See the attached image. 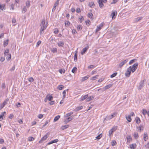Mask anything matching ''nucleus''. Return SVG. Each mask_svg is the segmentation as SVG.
Returning a JSON list of instances; mask_svg holds the SVG:
<instances>
[{
	"label": "nucleus",
	"instance_id": "1",
	"mask_svg": "<svg viewBox=\"0 0 149 149\" xmlns=\"http://www.w3.org/2000/svg\"><path fill=\"white\" fill-rule=\"evenodd\" d=\"M40 26L41 28L40 30V35H42L43 33V31L47 28V23H45L44 19L42 20Z\"/></svg>",
	"mask_w": 149,
	"mask_h": 149
},
{
	"label": "nucleus",
	"instance_id": "2",
	"mask_svg": "<svg viewBox=\"0 0 149 149\" xmlns=\"http://www.w3.org/2000/svg\"><path fill=\"white\" fill-rule=\"evenodd\" d=\"M138 65V63H134L132 66H130L129 67H130V68L131 72H134L136 69Z\"/></svg>",
	"mask_w": 149,
	"mask_h": 149
},
{
	"label": "nucleus",
	"instance_id": "3",
	"mask_svg": "<svg viewBox=\"0 0 149 149\" xmlns=\"http://www.w3.org/2000/svg\"><path fill=\"white\" fill-rule=\"evenodd\" d=\"M130 67H129L127 69V70L125 73V76L127 77H129L130 75L131 71L130 69Z\"/></svg>",
	"mask_w": 149,
	"mask_h": 149
},
{
	"label": "nucleus",
	"instance_id": "4",
	"mask_svg": "<svg viewBox=\"0 0 149 149\" xmlns=\"http://www.w3.org/2000/svg\"><path fill=\"white\" fill-rule=\"evenodd\" d=\"M103 2V0H98L97 1L99 4V7L101 8H103L104 6Z\"/></svg>",
	"mask_w": 149,
	"mask_h": 149
},
{
	"label": "nucleus",
	"instance_id": "5",
	"mask_svg": "<svg viewBox=\"0 0 149 149\" xmlns=\"http://www.w3.org/2000/svg\"><path fill=\"white\" fill-rule=\"evenodd\" d=\"M73 118V116H72L68 118H67L65 120L64 122L65 123H67L69 122Z\"/></svg>",
	"mask_w": 149,
	"mask_h": 149
},
{
	"label": "nucleus",
	"instance_id": "6",
	"mask_svg": "<svg viewBox=\"0 0 149 149\" xmlns=\"http://www.w3.org/2000/svg\"><path fill=\"white\" fill-rule=\"evenodd\" d=\"M128 60L127 59L125 60L124 61L121 62L119 64V67L121 68L125 63H126L127 61Z\"/></svg>",
	"mask_w": 149,
	"mask_h": 149
},
{
	"label": "nucleus",
	"instance_id": "7",
	"mask_svg": "<svg viewBox=\"0 0 149 149\" xmlns=\"http://www.w3.org/2000/svg\"><path fill=\"white\" fill-rule=\"evenodd\" d=\"M144 86V81H141L140 82L139 86L138 87V89L139 90H141L142 88Z\"/></svg>",
	"mask_w": 149,
	"mask_h": 149
},
{
	"label": "nucleus",
	"instance_id": "8",
	"mask_svg": "<svg viewBox=\"0 0 149 149\" xmlns=\"http://www.w3.org/2000/svg\"><path fill=\"white\" fill-rule=\"evenodd\" d=\"M47 138V135H45L39 141V143H41L43 141L45 140Z\"/></svg>",
	"mask_w": 149,
	"mask_h": 149
},
{
	"label": "nucleus",
	"instance_id": "9",
	"mask_svg": "<svg viewBox=\"0 0 149 149\" xmlns=\"http://www.w3.org/2000/svg\"><path fill=\"white\" fill-rule=\"evenodd\" d=\"M117 12L116 11L114 12L113 11L111 14V16L112 17V19L115 18Z\"/></svg>",
	"mask_w": 149,
	"mask_h": 149
},
{
	"label": "nucleus",
	"instance_id": "10",
	"mask_svg": "<svg viewBox=\"0 0 149 149\" xmlns=\"http://www.w3.org/2000/svg\"><path fill=\"white\" fill-rule=\"evenodd\" d=\"M88 47H85L83 49V50L81 52V54L82 55H83L85 53V52H86L87 49H88Z\"/></svg>",
	"mask_w": 149,
	"mask_h": 149
},
{
	"label": "nucleus",
	"instance_id": "11",
	"mask_svg": "<svg viewBox=\"0 0 149 149\" xmlns=\"http://www.w3.org/2000/svg\"><path fill=\"white\" fill-rule=\"evenodd\" d=\"M130 146L131 149H135L136 148V145L135 143H133L130 145Z\"/></svg>",
	"mask_w": 149,
	"mask_h": 149
},
{
	"label": "nucleus",
	"instance_id": "12",
	"mask_svg": "<svg viewBox=\"0 0 149 149\" xmlns=\"http://www.w3.org/2000/svg\"><path fill=\"white\" fill-rule=\"evenodd\" d=\"M77 51H76L75 52L74 54V61H77Z\"/></svg>",
	"mask_w": 149,
	"mask_h": 149
},
{
	"label": "nucleus",
	"instance_id": "13",
	"mask_svg": "<svg viewBox=\"0 0 149 149\" xmlns=\"http://www.w3.org/2000/svg\"><path fill=\"white\" fill-rule=\"evenodd\" d=\"M46 99H47L49 101H51L53 99V97L52 95H50L49 94L47 95Z\"/></svg>",
	"mask_w": 149,
	"mask_h": 149
},
{
	"label": "nucleus",
	"instance_id": "14",
	"mask_svg": "<svg viewBox=\"0 0 149 149\" xmlns=\"http://www.w3.org/2000/svg\"><path fill=\"white\" fill-rule=\"evenodd\" d=\"M6 113V112L5 111L1 113V114L0 115V121H1L3 120V118L5 114Z\"/></svg>",
	"mask_w": 149,
	"mask_h": 149
},
{
	"label": "nucleus",
	"instance_id": "15",
	"mask_svg": "<svg viewBox=\"0 0 149 149\" xmlns=\"http://www.w3.org/2000/svg\"><path fill=\"white\" fill-rule=\"evenodd\" d=\"M58 46L60 47H63L64 45V43L63 42L60 41L57 43Z\"/></svg>",
	"mask_w": 149,
	"mask_h": 149
},
{
	"label": "nucleus",
	"instance_id": "16",
	"mask_svg": "<svg viewBox=\"0 0 149 149\" xmlns=\"http://www.w3.org/2000/svg\"><path fill=\"white\" fill-rule=\"evenodd\" d=\"M127 142L128 143H130V141L132 140V138L130 135H128L127 137Z\"/></svg>",
	"mask_w": 149,
	"mask_h": 149
},
{
	"label": "nucleus",
	"instance_id": "17",
	"mask_svg": "<svg viewBox=\"0 0 149 149\" xmlns=\"http://www.w3.org/2000/svg\"><path fill=\"white\" fill-rule=\"evenodd\" d=\"M143 139L145 141H146V140L148 139V134L146 133H145L144 134Z\"/></svg>",
	"mask_w": 149,
	"mask_h": 149
},
{
	"label": "nucleus",
	"instance_id": "18",
	"mask_svg": "<svg viewBox=\"0 0 149 149\" xmlns=\"http://www.w3.org/2000/svg\"><path fill=\"white\" fill-rule=\"evenodd\" d=\"M58 141V139H54L48 143V145H50L54 143H56Z\"/></svg>",
	"mask_w": 149,
	"mask_h": 149
},
{
	"label": "nucleus",
	"instance_id": "19",
	"mask_svg": "<svg viewBox=\"0 0 149 149\" xmlns=\"http://www.w3.org/2000/svg\"><path fill=\"white\" fill-rule=\"evenodd\" d=\"M115 113H114L109 116H107V118L108 119H110L114 117L115 116Z\"/></svg>",
	"mask_w": 149,
	"mask_h": 149
},
{
	"label": "nucleus",
	"instance_id": "20",
	"mask_svg": "<svg viewBox=\"0 0 149 149\" xmlns=\"http://www.w3.org/2000/svg\"><path fill=\"white\" fill-rule=\"evenodd\" d=\"M88 96V95H84L83 96H82L81 98V101H83L86 98H87V97Z\"/></svg>",
	"mask_w": 149,
	"mask_h": 149
},
{
	"label": "nucleus",
	"instance_id": "21",
	"mask_svg": "<svg viewBox=\"0 0 149 149\" xmlns=\"http://www.w3.org/2000/svg\"><path fill=\"white\" fill-rule=\"evenodd\" d=\"M112 86V84H109L105 86L104 87V90L108 89L111 87Z\"/></svg>",
	"mask_w": 149,
	"mask_h": 149
},
{
	"label": "nucleus",
	"instance_id": "22",
	"mask_svg": "<svg viewBox=\"0 0 149 149\" xmlns=\"http://www.w3.org/2000/svg\"><path fill=\"white\" fill-rule=\"evenodd\" d=\"M60 116L59 115H58L57 116L55 117L54 118V122H55L56 121H57L60 118Z\"/></svg>",
	"mask_w": 149,
	"mask_h": 149
},
{
	"label": "nucleus",
	"instance_id": "23",
	"mask_svg": "<svg viewBox=\"0 0 149 149\" xmlns=\"http://www.w3.org/2000/svg\"><path fill=\"white\" fill-rule=\"evenodd\" d=\"M126 118L127 119V120L129 122H131L132 120V119L131 118V116H126Z\"/></svg>",
	"mask_w": 149,
	"mask_h": 149
},
{
	"label": "nucleus",
	"instance_id": "24",
	"mask_svg": "<svg viewBox=\"0 0 149 149\" xmlns=\"http://www.w3.org/2000/svg\"><path fill=\"white\" fill-rule=\"evenodd\" d=\"M89 77V76H87L85 77H83L81 79V81H84L85 80L87 79Z\"/></svg>",
	"mask_w": 149,
	"mask_h": 149
},
{
	"label": "nucleus",
	"instance_id": "25",
	"mask_svg": "<svg viewBox=\"0 0 149 149\" xmlns=\"http://www.w3.org/2000/svg\"><path fill=\"white\" fill-rule=\"evenodd\" d=\"M102 24H100L99 26L97 27L96 30V32H97L98 31H100L101 29V27H102Z\"/></svg>",
	"mask_w": 149,
	"mask_h": 149
},
{
	"label": "nucleus",
	"instance_id": "26",
	"mask_svg": "<svg viewBox=\"0 0 149 149\" xmlns=\"http://www.w3.org/2000/svg\"><path fill=\"white\" fill-rule=\"evenodd\" d=\"M88 16L91 19H93V15L92 14V13H88Z\"/></svg>",
	"mask_w": 149,
	"mask_h": 149
},
{
	"label": "nucleus",
	"instance_id": "27",
	"mask_svg": "<svg viewBox=\"0 0 149 149\" xmlns=\"http://www.w3.org/2000/svg\"><path fill=\"white\" fill-rule=\"evenodd\" d=\"M69 127V125H67L62 126L61 127V128L62 130H64V129L68 128Z\"/></svg>",
	"mask_w": 149,
	"mask_h": 149
},
{
	"label": "nucleus",
	"instance_id": "28",
	"mask_svg": "<svg viewBox=\"0 0 149 149\" xmlns=\"http://www.w3.org/2000/svg\"><path fill=\"white\" fill-rule=\"evenodd\" d=\"M0 9L1 10H3L5 9V6L4 4L1 5L0 4Z\"/></svg>",
	"mask_w": 149,
	"mask_h": 149
},
{
	"label": "nucleus",
	"instance_id": "29",
	"mask_svg": "<svg viewBox=\"0 0 149 149\" xmlns=\"http://www.w3.org/2000/svg\"><path fill=\"white\" fill-rule=\"evenodd\" d=\"M142 18H143V17H138L135 19V22H137L138 21H139L140 20L142 19Z\"/></svg>",
	"mask_w": 149,
	"mask_h": 149
},
{
	"label": "nucleus",
	"instance_id": "30",
	"mask_svg": "<svg viewBox=\"0 0 149 149\" xmlns=\"http://www.w3.org/2000/svg\"><path fill=\"white\" fill-rule=\"evenodd\" d=\"M52 52L55 53L57 52V49L56 48H53L51 50Z\"/></svg>",
	"mask_w": 149,
	"mask_h": 149
},
{
	"label": "nucleus",
	"instance_id": "31",
	"mask_svg": "<svg viewBox=\"0 0 149 149\" xmlns=\"http://www.w3.org/2000/svg\"><path fill=\"white\" fill-rule=\"evenodd\" d=\"M73 113V112L69 113H68L66 114L64 116V117L65 118H66V117H69V116H70Z\"/></svg>",
	"mask_w": 149,
	"mask_h": 149
},
{
	"label": "nucleus",
	"instance_id": "32",
	"mask_svg": "<svg viewBox=\"0 0 149 149\" xmlns=\"http://www.w3.org/2000/svg\"><path fill=\"white\" fill-rule=\"evenodd\" d=\"M94 3L93 2H91L89 3L88 4L89 6L91 8L93 7V6H94Z\"/></svg>",
	"mask_w": 149,
	"mask_h": 149
},
{
	"label": "nucleus",
	"instance_id": "33",
	"mask_svg": "<svg viewBox=\"0 0 149 149\" xmlns=\"http://www.w3.org/2000/svg\"><path fill=\"white\" fill-rule=\"evenodd\" d=\"M135 120L136 123L137 124L139 123L141 121L140 118L138 117H137L135 119Z\"/></svg>",
	"mask_w": 149,
	"mask_h": 149
},
{
	"label": "nucleus",
	"instance_id": "34",
	"mask_svg": "<svg viewBox=\"0 0 149 149\" xmlns=\"http://www.w3.org/2000/svg\"><path fill=\"white\" fill-rule=\"evenodd\" d=\"M16 19L14 18H13L12 19V23L13 24V26L16 25Z\"/></svg>",
	"mask_w": 149,
	"mask_h": 149
},
{
	"label": "nucleus",
	"instance_id": "35",
	"mask_svg": "<svg viewBox=\"0 0 149 149\" xmlns=\"http://www.w3.org/2000/svg\"><path fill=\"white\" fill-rule=\"evenodd\" d=\"M142 113L143 114L144 116H145V115H146V114L147 113V111L145 109H143V110H142Z\"/></svg>",
	"mask_w": 149,
	"mask_h": 149
},
{
	"label": "nucleus",
	"instance_id": "36",
	"mask_svg": "<svg viewBox=\"0 0 149 149\" xmlns=\"http://www.w3.org/2000/svg\"><path fill=\"white\" fill-rule=\"evenodd\" d=\"M64 86L63 85H59L57 87V88L59 90H62L63 88H64Z\"/></svg>",
	"mask_w": 149,
	"mask_h": 149
},
{
	"label": "nucleus",
	"instance_id": "37",
	"mask_svg": "<svg viewBox=\"0 0 149 149\" xmlns=\"http://www.w3.org/2000/svg\"><path fill=\"white\" fill-rule=\"evenodd\" d=\"M134 136L135 139H137L139 137L138 133L136 132H134Z\"/></svg>",
	"mask_w": 149,
	"mask_h": 149
},
{
	"label": "nucleus",
	"instance_id": "38",
	"mask_svg": "<svg viewBox=\"0 0 149 149\" xmlns=\"http://www.w3.org/2000/svg\"><path fill=\"white\" fill-rule=\"evenodd\" d=\"M59 72L61 74H62L63 73V74L64 73H65V70L64 69H60L59 70Z\"/></svg>",
	"mask_w": 149,
	"mask_h": 149
},
{
	"label": "nucleus",
	"instance_id": "39",
	"mask_svg": "<svg viewBox=\"0 0 149 149\" xmlns=\"http://www.w3.org/2000/svg\"><path fill=\"white\" fill-rule=\"evenodd\" d=\"M9 99L8 98H7L3 102V103L5 105H6L8 102L9 101Z\"/></svg>",
	"mask_w": 149,
	"mask_h": 149
},
{
	"label": "nucleus",
	"instance_id": "40",
	"mask_svg": "<svg viewBox=\"0 0 149 149\" xmlns=\"http://www.w3.org/2000/svg\"><path fill=\"white\" fill-rule=\"evenodd\" d=\"M27 10V9L26 6H24V7L22 9V13H25Z\"/></svg>",
	"mask_w": 149,
	"mask_h": 149
},
{
	"label": "nucleus",
	"instance_id": "41",
	"mask_svg": "<svg viewBox=\"0 0 149 149\" xmlns=\"http://www.w3.org/2000/svg\"><path fill=\"white\" fill-rule=\"evenodd\" d=\"M77 28L78 31L81 30L82 29L81 26L80 25H78L77 26Z\"/></svg>",
	"mask_w": 149,
	"mask_h": 149
},
{
	"label": "nucleus",
	"instance_id": "42",
	"mask_svg": "<svg viewBox=\"0 0 149 149\" xmlns=\"http://www.w3.org/2000/svg\"><path fill=\"white\" fill-rule=\"evenodd\" d=\"M8 39H7L6 41H4V44H3L4 46H6L8 45Z\"/></svg>",
	"mask_w": 149,
	"mask_h": 149
},
{
	"label": "nucleus",
	"instance_id": "43",
	"mask_svg": "<svg viewBox=\"0 0 149 149\" xmlns=\"http://www.w3.org/2000/svg\"><path fill=\"white\" fill-rule=\"evenodd\" d=\"M98 77H99L98 75H96L92 77L91 79L92 80H94L96 79H97Z\"/></svg>",
	"mask_w": 149,
	"mask_h": 149
},
{
	"label": "nucleus",
	"instance_id": "44",
	"mask_svg": "<svg viewBox=\"0 0 149 149\" xmlns=\"http://www.w3.org/2000/svg\"><path fill=\"white\" fill-rule=\"evenodd\" d=\"M79 19L81 23L82 22H83L84 20V17L83 16H81L80 17H79Z\"/></svg>",
	"mask_w": 149,
	"mask_h": 149
},
{
	"label": "nucleus",
	"instance_id": "45",
	"mask_svg": "<svg viewBox=\"0 0 149 149\" xmlns=\"http://www.w3.org/2000/svg\"><path fill=\"white\" fill-rule=\"evenodd\" d=\"M34 139V138L32 137H29L28 138V141H32Z\"/></svg>",
	"mask_w": 149,
	"mask_h": 149
},
{
	"label": "nucleus",
	"instance_id": "46",
	"mask_svg": "<svg viewBox=\"0 0 149 149\" xmlns=\"http://www.w3.org/2000/svg\"><path fill=\"white\" fill-rule=\"evenodd\" d=\"M83 108V107L82 106L77 107L76 108V110L77 111H79L80 110L82 109Z\"/></svg>",
	"mask_w": 149,
	"mask_h": 149
},
{
	"label": "nucleus",
	"instance_id": "47",
	"mask_svg": "<svg viewBox=\"0 0 149 149\" xmlns=\"http://www.w3.org/2000/svg\"><path fill=\"white\" fill-rule=\"evenodd\" d=\"M117 74V72H115L112 74V75H111L110 76V77L111 78H113V77H114Z\"/></svg>",
	"mask_w": 149,
	"mask_h": 149
},
{
	"label": "nucleus",
	"instance_id": "48",
	"mask_svg": "<svg viewBox=\"0 0 149 149\" xmlns=\"http://www.w3.org/2000/svg\"><path fill=\"white\" fill-rule=\"evenodd\" d=\"M30 3V1H27L26 2V6L27 7H29Z\"/></svg>",
	"mask_w": 149,
	"mask_h": 149
},
{
	"label": "nucleus",
	"instance_id": "49",
	"mask_svg": "<svg viewBox=\"0 0 149 149\" xmlns=\"http://www.w3.org/2000/svg\"><path fill=\"white\" fill-rule=\"evenodd\" d=\"M9 50L8 49H7L6 50H5V51L4 55V56H6V54H8L9 53Z\"/></svg>",
	"mask_w": 149,
	"mask_h": 149
},
{
	"label": "nucleus",
	"instance_id": "50",
	"mask_svg": "<svg viewBox=\"0 0 149 149\" xmlns=\"http://www.w3.org/2000/svg\"><path fill=\"white\" fill-rule=\"evenodd\" d=\"M116 144V142L115 141L113 140L112 141L111 143V145L112 146H114Z\"/></svg>",
	"mask_w": 149,
	"mask_h": 149
},
{
	"label": "nucleus",
	"instance_id": "51",
	"mask_svg": "<svg viewBox=\"0 0 149 149\" xmlns=\"http://www.w3.org/2000/svg\"><path fill=\"white\" fill-rule=\"evenodd\" d=\"M77 70V68L76 67H74L72 70V72L73 73H74Z\"/></svg>",
	"mask_w": 149,
	"mask_h": 149
},
{
	"label": "nucleus",
	"instance_id": "52",
	"mask_svg": "<svg viewBox=\"0 0 149 149\" xmlns=\"http://www.w3.org/2000/svg\"><path fill=\"white\" fill-rule=\"evenodd\" d=\"M116 129L117 128L116 127H113L110 130H111V131H112L113 132L116 130Z\"/></svg>",
	"mask_w": 149,
	"mask_h": 149
},
{
	"label": "nucleus",
	"instance_id": "53",
	"mask_svg": "<svg viewBox=\"0 0 149 149\" xmlns=\"http://www.w3.org/2000/svg\"><path fill=\"white\" fill-rule=\"evenodd\" d=\"M102 137V134H101L97 136L96 137V138L97 139H100Z\"/></svg>",
	"mask_w": 149,
	"mask_h": 149
},
{
	"label": "nucleus",
	"instance_id": "54",
	"mask_svg": "<svg viewBox=\"0 0 149 149\" xmlns=\"http://www.w3.org/2000/svg\"><path fill=\"white\" fill-rule=\"evenodd\" d=\"M8 56H7L6 58L7 60H9L11 58V54H8Z\"/></svg>",
	"mask_w": 149,
	"mask_h": 149
},
{
	"label": "nucleus",
	"instance_id": "55",
	"mask_svg": "<svg viewBox=\"0 0 149 149\" xmlns=\"http://www.w3.org/2000/svg\"><path fill=\"white\" fill-rule=\"evenodd\" d=\"M65 24L66 26H68L70 25V23L69 21H66L65 22Z\"/></svg>",
	"mask_w": 149,
	"mask_h": 149
},
{
	"label": "nucleus",
	"instance_id": "56",
	"mask_svg": "<svg viewBox=\"0 0 149 149\" xmlns=\"http://www.w3.org/2000/svg\"><path fill=\"white\" fill-rule=\"evenodd\" d=\"M29 81L30 82H32L33 81L34 79L32 77L29 78L28 79Z\"/></svg>",
	"mask_w": 149,
	"mask_h": 149
},
{
	"label": "nucleus",
	"instance_id": "57",
	"mask_svg": "<svg viewBox=\"0 0 149 149\" xmlns=\"http://www.w3.org/2000/svg\"><path fill=\"white\" fill-rule=\"evenodd\" d=\"M92 100V96H90L89 97H88L86 99V101L87 102L89 101L90 100Z\"/></svg>",
	"mask_w": 149,
	"mask_h": 149
},
{
	"label": "nucleus",
	"instance_id": "58",
	"mask_svg": "<svg viewBox=\"0 0 149 149\" xmlns=\"http://www.w3.org/2000/svg\"><path fill=\"white\" fill-rule=\"evenodd\" d=\"M119 0H113V1L111 3V4H115Z\"/></svg>",
	"mask_w": 149,
	"mask_h": 149
},
{
	"label": "nucleus",
	"instance_id": "59",
	"mask_svg": "<svg viewBox=\"0 0 149 149\" xmlns=\"http://www.w3.org/2000/svg\"><path fill=\"white\" fill-rule=\"evenodd\" d=\"M135 59H133L132 60H131L129 62V64L130 65L132 64L135 61Z\"/></svg>",
	"mask_w": 149,
	"mask_h": 149
},
{
	"label": "nucleus",
	"instance_id": "60",
	"mask_svg": "<svg viewBox=\"0 0 149 149\" xmlns=\"http://www.w3.org/2000/svg\"><path fill=\"white\" fill-rule=\"evenodd\" d=\"M43 115L42 114H40L38 115V117L39 118L41 119L43 117Z\"/></svg>",
	"mask_w": 149,
	"mask_h": 149
},
{
	"label": "nucleus",
	"instance_id": "61",
	"mask_svg": "<svg viewBox=\"0 0 149 149\" xmlns=\"http://www.w3.org/2000/svg\"><path fill=\"white\" fill-rule=\"evenodd\" d=\"M138 131H139L140 132H141V126H139L137 127Z\"/></svg>",
	"mask_w": 149,
	"mask_h": 149
},
{
	"label": "nucleus",
	"instance_id": "62",
	"mask_svg": "<svg viewBox=\"0 0 149 149\" xmlns=\"http://www.w3.org/2000/svg\"><path fill=\"white\" fill-rule=\"evenodd\" d=\"M41 41L40 40H39L38 41V42L37 43V45L36 46L37 47H38V46H39L40 44H41Z\"/></svg>",
	"mask_w": 149,
	"mask_h": 149
},
{
	"label": "nucleus",
	"instance_id": "63",
	"mask_svg": "<svg viewBox=\"0 0 149 149\" xmlns=\"http://www.w3.org/2000/svg\"><path fill=\"white\" fill-rule=\"evenodd\" d=\"M6 87V85L4 83H3L2 84L1 88L2 89H4Z\"/></svg>",
	"mask_w": 149,
	"mask_h": 149
},
{
	"label": "nucleus",
	"instance_id": "64",
	"mask_svg": "<svg viewBox=\"0 0 149 149\" xmlns=\"http://www.w3.org/2000/svg\"><path fill=\"white\" fill-rule=\"evenodd\" d=\"M145 147L146 148H149V142H148L145 145Z\"/></svg>",
	"mask_w": 149,
	"mask_h": 149
}]
</instances>
